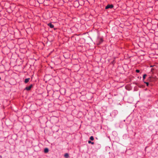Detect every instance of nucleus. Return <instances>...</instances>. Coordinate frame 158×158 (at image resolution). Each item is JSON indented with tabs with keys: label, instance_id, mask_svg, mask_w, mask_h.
<instances>
[{
	"label": "nucleus",
	"instance_id": "f257e3e1",
	"mask_svg": "<svg viewBox=\"0 0 158 158\" xmlns=\"http://www.w3.org/2000/svg\"><path fill=\"white\" fill-rule=\"evenodd\" d=\"M113 7V5L112 4H108L105 7L106 9H107L109 8H112Z\"/></svg>",
	"mask_w": 158,
	"mask_h": 158
},
{
	"label": "nucleus",
	"instance_id": "f03ea898",
	"mask_svg": "<svg viewBox=\"0 0 158 158\" xmlns=\"http://www.w3.org/2000/svg\"><path fill=\"white\" fill-rule=\"evenodd\" d=\"M32 86V85H30L29 86L27 87L25 89L27 90H30Z\"/></svg>",
	"mask_w": 158,
	"mask_h": 158
},
{
	"label": "nucleus",
	"instance_id": "7ed1b4c3",
	"mask_svg": "<svg viewBox=\"0 0 158 158\" xmlns=\"http://www.w3.org/2000/svg\"><path fill=\"white\" fill-rule=\"evenodd\" d=\"M99 42L98 43V44L99 45L103 41V40L102 38H100L99 40L98 41Z\"/></svg>",
	"mask_w": 158,
	"mask_h": 158
},
{
	"label": "nucleus",
	"instance_id": "20e7f679",
	"mask_svg": "<svg viewBox=\"0 0 158 158\" xmlns=\"http://www.w3.org/2000/svg\"><path fill=\"white\" fill-rule=\"evenodd\" d=\"M48 25L51 28H53L54 27V25L51 23H49L48 24Z\"/></svg>",
	"mask_w": 158,
	"mask_h": 158
},
{
	"label": "nucleus",
	"instance_id": "39448f33",
	"mask_svg": "<svg viewBox=\"0 0 158 158\" xmlns=\"http://www.w3.org/2000/svg\"><path fill=\"white\" fill-rule=\"evenodd\" d=\"M30 80V78H26L24 82L25 83H27Z\"/></svg>",
	"mask_w": 158,
	"mask_h": 158
},
{
	"label": "nucleus",
	"instance_id": "423d86ee",
	"mask_svg": "<svg viewBox=\"0 0 158 158\" xmlns=\"http://www.w3.org/2000/svg\"><path fill=\"white\" fill-rule=\"evenodd\" d=\"M49 150L47 148H45L44 149V152L47 153L48 152Z\"/></svg>",
	"mask_w": 158,
	"mask_h": 158
},
{
	"label": "nucleus",
	"instance_id": "0eeeda50",
	"mask_svg": "<svg viewBox=\"0 0 158 158\" xmlns=\"http://www.w3.org/2000/svg\"><path fill=\"white\" fill-rule=\"evenodd\" d=\"M64 156L66 158H68L69 157V154L67 153H65L64 155Z\"/></svg>",
	"mask_w": 158,
	"mask_h": 158
},
{
	"label": "nucleus",
	"instance_id": "6e6552de",
	"mask_svg": "<svg viewBox=\"0 0 158 158\" xmlns=\"http://www.w3.org/2000/svg\"><path fill=\"white\" fill-rule=\"evenodd\" d=\"M90 139L91 140H93L94 139V137L93 136H91L90 138Z\"/></svg>",
	"mask_w": 158,
	"mask_h": 158
},
{
	"label": "nucleus",
	"instance_id": "1a4fd4ad",
	"mask_svg": "<svg viewBox=\"0 0 158 158\" xmlns=\"http://www.w3.org/2000/svg\"><path fill=\"white\" fill-rule=\"evenodd\" d=\"M146 76H147V75L146 74L143 75V79H144L145 78Z\"/></svg>",
	"mask_w": 158,
	"mask_h": 158
},
{
	"label": "nucleus",
	"instance_id": "9d476101",
	"mask_svg": "<svg viewBox=\"0 0 158 158\" xmlns=\"http://www.w3.org/2000/svg\"><path fill=\"white\" fill-rule=\"evenodd\" d=\"M88 143H91L92 144H93L94 143V142H92L91 141L89 140L88 142Z\"/></svg>",
	"mask_w": 158,
	"mask_h": 158
},
{
	"label": "nucleus",
	"instance_id": "9b49d317",
	"mask_svg": "<svg viewBox=\"0 0 158 158\" xmlns=\"http://www.w3.org/2000/svg\"><path fill=\"white\" fill-rule=\"evenodd\" d=\"M136 72L137 73H139V72L140 71H139V70L137 69V70H136Z\"/></svg>",
	"mask_w": 158,
	"mask_h": 158
},
{
	"label": "nucleus",
	"instance_id": "f8f14e48",
	"mask_svg": "<svg viewBox=\"0 0 158 158\" xmlns=\"http://www.w3.org/2000/svg\"><path fill=\"white\" fill-rule=\"evenodd\" d=\"M148 86V82H144Z\"/></svg>",
	"mask_w": 158,
	"mask_h": 158
},
{
	"label": "nucleus",
	"instance_id": "ddd939ff",
	"mask_svg": "<svg viewBox=\"0 0 158 158\" xmlns=\"http://www.w3.org/2000/svg\"><path fill=\"white\" fill-rule=\"evenodd\" d=\"M154 69L152 68L151 69V71L152 72H153V70H154Z\"/></svg>",
	"mask_w": 158,
	"mask_h": 158
},
{
	"label": "nucleus",
	"instance_id": "4468645a",
	"mask_svg": "<svg viewBox=\"0 0 158 158\" xmlns=\"http://www.w3.org/2000/svg\"><path fill=\"white\" fill-rule=\"evenodd\" d=\"M151 67H152V66H151Z\"/></svg>",
	"mask_w": 158,
	"mask_h": 158
}]
</instances>
